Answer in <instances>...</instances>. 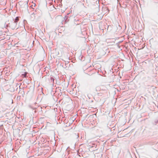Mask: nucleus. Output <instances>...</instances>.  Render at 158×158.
Masks as SVG:
<instances>
[{"label":"nucleus","mask_w":158,"mask_h":158,"mask_svg":"<svg viewBox=\"0 0 158 158\" xmlns=\"http://www.w3.org/2000/svg\"><path fill=\"white\" fill-rule=\"evenodd\" d=\"M9 27L11 28V29L14 30L16 28V26L17 25V23L13 22L9 24Z\"/></svg>","instance_id":"f257e3e1"},{"label":"nucleus","mask_w":158,"mask_h":158,"mask_svg":"<svg viewBox=\"0 0 158 158\" xmlns=\"http://www.w3.org/2000/svg\"><path fill=\"white\" fill-rule=\"evenodd\" d=\"M95 91H101V93H103V91H104V90H103L102 89H101V88L99 86H98L96 87L95 89Z\"/></svg>","instance_id":"f03ea898"},{"label":"nucleus","mask_w":158,"mask_h":158,"mask_svg":"<svg viewBox=\"0 0 158 158\" xmlns=\"http://www.w3.org/2000/svg\"><path fill=\"white\" fill-rule=\"evenodd\" d=\"M64 20L65 23H67L69 20V19H68V16L66 15L64 17Z\"/></svg>","instance_id":"7ed1b4c3"},{"label":"nucleus","mask_w":158,"mask_h":158,"mask_svg":"<svg viewBox=\"0 0 158 158\" xmlns=\"http://www.w3.org/2000/svg\"><path fill=\"white\" fill-rule=\"evenodd\" d=\"M74 21H75V22L76 21L77 22L76 23H75V24H79V19H74Z\"/></svg>","instance_id":"20e7f679"},{"label":"nucleus","mask_w":158,"mask_h":158,"mask_svg":"<svg viewBox=\"0 0 158 158\" xmlns=\"http://www.w3.org/2000/svg\"><path fill=\"white\" fill-rule=\"evenodd\" d=\"M18 20H19L18 17H16L15 18V21H14V22L17 23V22L18 21Z\"/></svg>","instance_id":"39448f33"},{"label":"nucleus","mask_w":158,"mask_h":158,"mask_svg":"<svg viewBox=\"0 0 158 158\" xmlns=\"http://www.w3.org/2000/svg\"><path fill=\"white\" fill-rule=\"evenodd\" d=\"M50 80L51 81H52L53 83H54V81L55 80L54 78L53 77H50Z\"/></svg>","instance_id":"423d86ee"},{"label":"nucleus","mask_w":158,"mask_h":158,"mask_svg":"<svg viewBox=\"0 0 158 158\" xmlns=\"http://www.w3.org/2000/svg\"><path fill=\"white\" fill-rule=\"evenodd\" d=\"M155 125H156V124L158 123V120H157L155 121Z\"/></svg>","instance_id":"0eeeda50"},{"label":"nucleus","mask_w":158,"mask_h":158,"mask_svg":"<svg viewBox=\"0 0 158 158\" xmlns=\"http://www.w3.org/2000/svg\"><path fill=\"white\" fill-rule=\"evenodd\" d=\"M22 75L24 77H26V74L25 73L23 74Z\"/></svg>","instance_id":"6e6552de"},{"label":"nucleus","mask_w":158,"mask_h":158,"mask_svg":"<svg viewBox=\"0 0 158 158\" xmlns=\"http://www.w3.org/2000/svg\"><path fill=\"white\" fill-rule=\"evenodd\" d=\"M8 25L6 24V28L7 27H8Z\"/></svg>","instance_id":"1a4fd4ad"},{"label":"nucleus","mask_w":158,"mask_h":158,"mask_svg":"<svg viewBox=\"0 0 158 158\" xmlns=\"http://www.w3.org/2000/svg\"><path fill=\"white\" fill-rule=\"evenodd\" d=\"M12 103H13V100H12Z\"/></svg>","instance_id":"9d476101"},{"label":"nucleus","mask_w":158,"mask_h":158,"mask_svg":"<svg viewBox=\"0 0 158 158\" xmlns=\"http://www.w3.org/2000/svg\"><path fill=\"white\" fill-rule=\"evenodd\" d=\"M33 14H35L34 13H32V15H33Z\"/></svg>","instance_id":"9b49d317"}]
</instances>
